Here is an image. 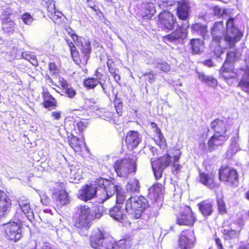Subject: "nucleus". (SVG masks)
<instances>
[{"mask_svg":"<svg viewBox=\"0 0 249 249\" xmlns=\"http://www.w3.org/2000/svg\"><path fill=\"white\" fill-rule=\"evenodd\" d=\"M188 27L189 25L188 24L185 26L179 27L178 29L172 32L171 34L164 36V41L166 43L168 42L178 43L182 41L187 36L186 28Z\"/></svg>","mask_w":249,"mask_h":249,"instance_id":"4468645a","label":"nucleus"},{"mask_svg":"<svg viewBox=\"0 0 249 249\" xmlns=\"http://www.w3.org/2000/svg\"><path fill=\"white\" fill-rule=\"evenodd\" d=\"M3 30L8 33H13L15 30L16 23L9 17L3 18L2 21Z\"/></svg>","mask_w":249,"mask_h":249,"instance_id":"473e14b6","label":"nucleus"},{"mask_svg":"<svg viewBox=\"0 0 249 249\" xmlns=\"http://www.w3.org/2000/svg\"><path fill=\"white\" fill-rule=\"evenodd\" d=\"M196 220L191 208L187 207L185 211L181 212L177 218V223L180 225L192 226Z\"/></svg>","mask_w":249,"mask_h":249,"instance_id":"2eb2a0df","label":"nucleus"},{"mask_svg":"<svg viewBox=\"0 0 249 249\" xmlns=\"http://www.w3.org/2000/svg\"><path fill=\"white\" fill-rule=\"evenodd\" d=\"M114 167L118 176L127 178L129 174L135 173L136 171L135 160L124 159L117 160Z\"/></svg>","mask_w":249,"mask_h":249,"instance_id":"39448f33","label":"nucleus"},{"mask_svg":"<svg viewBox=\"0 0 249 249\" xmlns=\"http://www.w3.org/2000/svg\"><path fill=\"white\" fill-rule=\"evenodd\" d=\"M59 83L64 89L69 86L67 81L62 77H60L59 78Z\"/></svg>","mask_w":249,"mask_h":249,"instance_id":"052dcab7","label":"nucleus"},{"mask_svg":"<svg viewBox=\"0 0 249 249\" xmlns=\"http://www.w3.org/2000/svg\"><path fill=\"white\" fill-rule=\"evenodd\" d=\"M126 212L127 211L122 209L120 205H116L110 210L109 214L114 219L126 224L128 222Z\"/></svg>","mask_w":249,"mask_h":249,"instance_id":"f3484780","label":"nucleus"},{"mask_svg":"<svg viewBox=\"0 0 249 249\" xmlns=\"http://www.w3.org/2000/svg\"><path fill=\"white\" fill-rule=\"evenodd\" d=\"M198 79L202 82L206 83L213 87H215L217 84V80L212 76L205 75L203 73L197 72Z\"/></svg>","mask_w":249,"mask_h":249,"instance_id":"f704fd0d","label":"nucleus"},{"mask_svg":"<svg viewBox=\"0 0 249 249\" xmlns=\"http://www.w3.org/2000/svg\"><path fill=\"white\" fill-rule=\"evenodd\" d=\"M180 152L177 151V153L174 156L173 159L172 160V163L171 164L173 165V170H174L178 173L180 169L181 166L177 163L179 159Z\"/></svg>","mask_w":249,"mask_h":249,"instance_id":"37998d69","label":"nucleus"},{"mask_svg":"<svg viewBox=\"0 0 249 249\" xmlns=\"http://www.w3.org/2000/svg\"><path fill=\"white\" fill-rule=\"evenodd\" d=\"M172 158L166 154L157 160L152 161L153 171L157 180L161 178L163 170L172 163Z\"/></svg>","mask_w":249,"mask_h":249,"instance_id":"1a4fd4ad","label":"nucleus"},{"mask_svg":"<svg viewBox=\"0 0 249 249\" xmlns=\"http://www.w3.org/2000/svg\"><path fill=\"white\" fill-rule=\"evenodd\" d=\"M70 36L76 45L80 46V49L83 55L81 58L84 63H87L91 52L89 41L88 39L79 37L74 33H70Z\"/></svg>","mask_w":249,"mask_h":249,"instance_id":"9d476101","label":"nucleus"},{"mask_svg":"<svg viewBox=\"0 0 249 249\" xmlns=\"http://www.w3.org/2000/svg\"><path fill=\"white\" fill-rule=\"evenodd\" d=\"M149 196L153 197L156 201L159 198H161L162 195L163 186L160 183L154 184L153 186L149 189Z\"/></svg>","mask_w":249,"mask_h":249,"instance_id":"c756f323","label":"nucleus"},{"mask_svg":"<svg viewBox=\"0 0 249 249\" xmlns=\"http://www.w3.org/2000/svg\"><path fill=\"white\" fill-rule=\"evenodd\" d=\"M65 90V93L68 97L72 98L76 94L75 90L71 87L69 88V86L66 88Z\"/></svg>","mask_w":249,"mask_h":249,"instance_id":"864d4df0","label":"nucleus"},{"mask_svg":"<svg viewBox=\"0 0 249 249\" xmlns=\"http://www.w3.org/2000/svg\"><path fill=\"white\" fill-rule=\"evenodd\" d=\"M43 96L44 99V106L46 108H49L54 107L56 104L55 99L47 91L43 93Z\"/></svg>","mask_w":249,"mask_h":249,"instance_id":"c9c22d12","label":"nucleus"},{"mask_svg":"<svg viewBox=\"0 0 249 249\" xmlns=\"http://www.w3.org/2000/svg\"><path fill=\"white\" fill-rule=\"evenodd\" d=\"M71 56L72 57L74 61L76 63H77L80 57L79 56V53L76 51V48H74V49L71 48Z\"/></svg>","mask_w":249,"mask_h":249,"instance_id":"6e6d98bb","label":"nucleus"},{"mask_svg":"<svg viewBox=\"0 0 249 249\" xmlns=\"http://www.w3.org/2000/svg\"><path fill=\"white\" fill-rule=\"evenodd\" d=\"M127 191L131 193H138L140 189V185L138 180L133 179L130 180L126 186Z\"/></svg>","mask_w":249,"mask_h":249,"instance_id":"4c0bfd02","label":"nucleus"},{"mask_svg":"<svg viewBox=\"0 0 249 249\" xmlns=\"http://www.w3.org/2000/svg\"><path fill=\"white\" fill-rule=\"evenodd\" d=\"M11 200L3 191H0V217L4 215L11 207Z\"/></svg>","mask_w":249,"mask_h":249,"instance_id":"393cba45","label":"nucleus"},{"mask_svg":"<svg viewBox=\"0 0 249 249\" xmlns=\"http://www.w3.org/2000/svg\"><path fill=\"white\" fill-rule=\"evenodd\" d=\"M97 187L93 185H86L82 189L79 191L78 197L81 200L86 201L92 198L96 193Z\"/></svg>","mask_w":249,"mask_h":249,"instance_id":"aec40b11","label":"nucleus"},{"mask_svg":"<svg viewBox=\"0 0 249 249\" xmlns=\"http://www.w3.org/2000/svg\"><path fill=\"white\" fill-rule=\"evenodd\" d=\"M242 71V77L238 85L245 91L249 92V60L246 62V66Z\"/></svg>","mask_w":249,"mask_h":249,"instance_id":"a878e982","label":"nucleus"},{"mask_svg":"<svg viewBox=\"0 0 249 249\" xmlns=\"http://www.w3.org/2000/svg\"><path fill=\"white\" fill-rule=\"evenodd\" d=\"M189 45L191 53L193 54H199L201 52L203 44L201 40L196 38L192 39L190 40Z\"/></svg>","mask_w":249,"mask_h":249,"instance_id":"2f4dec72","label":"nucleus"},{"mask_svg":"<svg viewBox=\"0 0 249 249\" xmlns=\"http://www.w3.org/2000/svg\"><path fill=\"white\" fill-rule=\"evenodd\" d=\"M6 237L15 242L19 240L22 237L21 225L18 222H10L4 225Z\"/></svg>","mask_w":249,"mask_h":249,"instance_id":"6e6552de","label":"nucleus"},{"mask_svg":"<svg viewBox=\"0 0 249 249\" xmlns=\"http://www.w3.org/2000/svg\"><path fill=\"white\" fill-rule=\"evenodd\" d=\"M156 74H154L152 72H146L143 73V76H147L148 78V81L150 83H153L154 82L155 76Z\"/></svg>","mask_w":249,"mask_h":249,"instance_id":"4d7b16f0","label":"nucleus"},{"mask_svg":"<svg viewBox=\"0 0 249 249\" xmlns=\"http://www.w3.org/2000/svg\"><path fill=\"white\" fill-rule=\"evenodd\" d=\"M107 65L108 68V71L111 75H113L114 73H115V70L112 67L111 62H110V60L107 61Z\"/></svg>","mask_w":249,"mask_h":249,"instance_id":"69168bd1","label":"nucleus"},{"mask_svg":"<svg viewBox=\"0 0 249 249\" xmlns=\"http://www.w3.org/2000/svg\"><path fill=\"white\" fill-rule=\"evenodd\" d=\"M215 241L218 249H224L221 240L219 238H215Z\"/></svg>","mask_w":249,"mask_h":249,"instance_id":"338daca9","label":"nucleus"},{"mask_svg":"<svg viewBox=\"0 0 249 249\" xmlns=\"http://www.w3.org/2000/svg\"><path fill=\"white\" fill-rule=\"evenodd\" d=\"M49 70L53 74H55L57 72L56 66L54 63H50L49 65Z\"/></svg>","mask_w":249,"mask_h":249,"instance_id":"680f3d73","label":"nucleus"},{"mask_svg":"<svg viewBox=\"0 0 249 249\" xmlns=\"http://www.w3.org/2000/svg\"><path fill=\"white\" fill-rule=\"evenodd\" d=\"M159 5L163 9L165 7L167 8L159 15V21L161 25L165 29L172 30L176 23V18L170 12L165 11L168 9V6L173 4L174 1H160Z\"/></svg>","mask_w":249,"mask_h":249,"instance_id":"423d86ee","label":"nucleus"},{"mask_svg":"<svg viewBox=\"0 0 249 249\" xmlns=\"http://www.w3.org/2000/svg\"><path fill=\"white\" fill-rule=\"evenodd\" d=\"M106 246H104L105 249H128L131 246V244L129 240L126 239H121L117 242L113 241H107Z\"/></svg>","mask_w":249,"mask_h":249,"instance_id":"b1692460","label":"nucleus"},{"mask_svg":"<svg viewBox=\"0 0 249 249\" xmlns=\"http://www.w3.org/2000/svg\"><path fill=\"white\" fill-rule=\"evenodd\" d=\"M96 183L99 186L97 192L100 191L101 194H98L99 203H102L111 197L116 191V185L110 181L101 178L97 179Z\"/></svg>","mask_w":249,"mask_h":249,"instance_id":"20e7f679","label":"nucleus"},{"mask_svg":"<svg viewBox=\"0 0 249 249\" xmlns=\"http://www.w3.org/2000/svg\"><path fill=\"white\" fill-rule=\"evenodd\" d=\"M218 210L220 213H224L226 212V206L222 198H219L217 200Z\"/></svg>","mask_w":249,"mask_h":249,"instance_id":"8fccbe9b","label":"nucleus"},{"mask_svg":"<svg viewBox=\"0 0 249 249\" xmlns=\"http://www.w3.org/2000/svg\"><path fill=\"white\" fill-rule=\"evenodd\" d=\"M1 9H2L1 13L0 14V16H4V18L9 17L12 14V10L9 7H5L1 6Z\"/></svg>","mask_w":249,"mask_h":249,"instance_id":"3c124183","label":"nucleus"},{"mask_svg":"<svg viewBox=\"0 0 249 249\" xmlns=\"http://www.w3.org/2000/svg\"><path fill=\"white\" fill-rule=\"evenodd\" d=\"M191 13L190 7L187 1H178L177 6V15L181 20H186Z\"/></svg>","mask_w":249,"mask_h":249,"instance_id":"4be33fe9","label":"nucleus"},{"mask_svg":"<svg viewBox=\"0 0 249 249\" xmlns=\"http://www.w3.org/2000/svg\"><path fill=\"white\" fill-rule=\"evenodd\" d=\"M148 205V201L143 196H135L130 197L127 200L126 210L134 218L138 219L141 216L143 210Z\"/></svg>","mask_w":249,"mask_h":249,"instance_id":"7ed1b4c3","label":"nucleus"},{"mask_svg":"<svg viewBox=\"0 0 249 249\" xmlns=\"http://www.w3.org/2000/svg\"><path fill=\"white\" fill-rule=\"evenodd\" d=\"M22 56L24 59L29 60L32 65L34 66L37 65V62L36 59V57L34 55L24 52L22 53Z\"/></svg>","mask_w":249,"mask_h":249,"instance_id":"a18cd8bd","label":"nucleus"},{"mask_svg":"<svg viewBox=\"0 0 249 249\" xmlns=\"http://www.w3.org/2000/svg\"><path fill=\"white\" fill-rule=\"evenodd\" d=\"M19 206L22 212L30 219V217L32 216L33 210L30 208L29 201L28 200H22L21 199L18 201Z\"/></svg>","mask_w":249,"mask_h":249,"instance_id":"72a5a7b5","label":"nucleus"},{"mask_svg":"<svg viewBox=\"0 0 249 249\" xmlns=\"http://www.w3.org/2000/svg\"><path fill=\"white\" fill-rule=\"evenodd\" d=\"M242 229L241 225L235 222L230 224V226L224 229L223 233L226 240H230L238 237Z\"/></svg>","mask_w":249,"mask_h":249,"instance_id":"a211bd4d","label":"nucleus"},{"mask_svg":"<svg viewBox=\"0 0 249 249\" xmlns=\"http://www.w3.org/2000/svg\"><path fill=\"white\" fill-rule=\"evenodd\" d=\"M107 239L105 237L104 233L99 229H95L92 232L90 238V244L95 249L104 248V242H107Z\"/></svg>","mask_w":249,"mask_h":249,"instance_id":"ddd939ff","label":"nucleus"},{"mask_svg":"<svg viewBox=\"0 0 249 249\" xmlns=\"http://www.w3.org/2000/svg\"><path fill=\"white\" fill-rule=\"evenodd\" d=\"M38 194L40 197L41 201L43 204L47 205L48 203V200L47 196L43 192H41L40 193H38Z\"/></svg>","mask_w":249,"mask_h":249,"instance_id":"bf43d9fd","label":"nucleus"},{"mask_svg":"<svg viewBox=\"0 0 249 249\" xmlns=\"http://www.w3.org/2000/svg\"><path fill=\"white\" fill-rule=\"evenodd\" d=\"M94 76H95L94 78L97 79L98 81H101L104 83H105L106 79L105 76L103 73L99 72L98 70H96L95 71Z\"/></svg>","mask_w":249,"mask_h":249,"instance_id":"5fc2aeb1","label":"nucleus"},{"mask_svg":"<svg viewBox=\"0 0 249 249\" xmlns=\"http://www.w3.org/2000/svg\"><path fill=\"white\" fill-rule=\"evenodd\" d=\"M23 22L27 25H30L34 20L32 16L28 13L24 14L21 17Z\"/></svg>","mask_w":249,"mask_h":249,"instance_id":"49530a36","label":"nucleus"},{"mask_svg":"<svg viewBox=\"0 0 249 249\" xmlns=\"http://www.w3.org/2000/svg\"><path fill=\"white\" fill-rule=\"evenodd\" d=\"M220 41H213L211 46V49L214 55L218 58L223 53V51L219 45Z\"/></svg>","mask_w":249,"mask_h":249,"instance_id":"ea45409f","label":"nucleus"},{"mask_svg":"<svg viewBox=\"0 0 249 249\" xmlns=\"http://www.w3.org/2000/svg\"><path fill=\"white\" fill-rule=\"evenodd\" d=\"M120 187L116 185V202L117 205H120L122 204L124 200L126 199V196L122 194L119 191Z\"/></svg>","mask_w":249,"mask_h":249,"instance_id":"c03bdc74","label":"nucleus"},{"mask_svg":"<svg viewBox=\"0 0 249 249\" xmlns=\"http://www.w3.org/2000/svg\"><path fill=\"white\" fill-rule=\"evenodd\" d=\"M243 36V33L234 25L233 18H230L227 22V29L224 40L230 49L227 53V58L225 62L233 64L237 61L241 55L239 49L235 48V44L240 40Z\"/></svg>","mask_w":249,"mask_h":249,"instance_id":"f257e3e1","label":"nucleus"},{"mask_svg":"<svg viewBox=\"0 0 249 249\" xmlns=\"http://www.w3.org/2000/svg\"><path fill=\"white\" fill-rule=\"evenodd\" d=\"M88 125V122L85 120H83L78 122L76 124L77 128L78 129L79 132H82L85 130Z\"/></svg>","mask_w":249,"mask_h":249,"instance_id":"de8ad7c7","label":"nucleus"},{"mask_svg":"<svg viewBox=\"0 0 249 249\" xmlns=\"http://www.w3.org/2000/svg\"><path fill=\"white\" fill-rule=\"evenodd\" d=\"M68 138L70 146L74 151L76 152H81L82 146L85 145L84 142L72 135L69 136Z\"/></svg>","mask_w":249,"mask_h":249,"instance_id":"cd10ccee","label":"nucleus"},{"mask_svg":"<svg viewBox=\"0 0 249 249\" xmlns=\"http://www.w3.org/2000/svg\"><path fill=\"white\" fill-rule=\"evenodd\" d=\"M62 15L63 14L61 12L56 10L54 14L50 15L49 16L53 20H54V19H55V17H56L57 18H60L62 17Z\"/></svg>","mask_w":249,"mask_h":249,"instance_id":"e2e57ef3","label":"nucleus"},{"mask_svg":"<svg viewBox=\"0 0 249 249\" xmlns=\"http://www.w3.org/2000/svg\"><path fill=\"white\" fill-rule=\"evenodd\" d=\"M154 67L158 68L160 70L167 72L170 70V65L166 62L161 61L160 60H156L153 63Z\"/></svg>","mask_w":249,"mask_h":249,"instance_id":"58836bf2","label":"nucleus"},{"mask_svg":"<svg viewBox=\"0 0 249 249\" xmlns=\"http://www.w3.org/2000/svg\"><path fill=\"white\" fill-rule=\"evenodd\" d=\"M204 64L208 67H212L213 66V63L211 59H208L204 61Z\"/></svg>","mask_w":249,"mask_h":249,"instance_id":"774afa93","label":"nucleus"},{"mask_svg":"<svg viewBox=\"0 0 249 249\" xmlns=\"http://www.w3.org/2000/svg\"><path fill=\"white\" fill-rule=\"evenodd\" d=\"M224 32L223 21L215 22L212 30L213 41H220Z\"/></svg>","mask_w":249,"mask_h":249,"instance_id":"bb28decb","label":"nucleus"},{"mask_svg":"<svg viewBox=\"0 0 249 249\" xmlns=\"http://www.w3.org/2000/svg\"><path fill=\"white\" fill-rule=\"evenodd\" d=\"M214 176L213 173H200L199 181L211 189L217 187L218 185L214 181Z\"/></svg>","mask_w":249,"mask_h":249,"instance_id":"5701e85b","label":"nucleus"},{"mask_svg":"<svg viewBox=\"0 0 249 249\" xmlns=\"http://www.w3.org/2000/svg\"><path fill=\"white\" fill-rule=\"evenodd\" d=\"M220 72L221 76L228 83H229L228 80H230V79L236 76V73L234 71L233 64H229L227 62L224 63L221 68Z\"/></svg>","mask_w":249,"mask_h":249,"instance_id":"412c9836","label":"nucleus"},{"mask_svg":"<svg viewBox=\"0 0 249 249\" xmlns=\"http://www.w3.org/2000/svg\"><path fill=\"white\" fill-rule=\"evenodd\" d=\"M195 237L192 230L183 231L179 236L178 244L181 249H192L195 244Z\"/></svg>","mask_w":249,"mask_h":249,"instance_id":"9b49d317","label":"nucleus"},{"mask_svg":"<svg viewBox=\"0 0 249 249\" xmlns=\"http://www.w3.org/2000/svg\"><path fill=\"white\" fill-rule=\"evenodd\" d=\"M211 127L215 133L209 140L208 146L210 149L213 150L222 145L228 139L229 135L226 134V124L223 120L215 119L212 122Z\"/></svg>","mask_w":249,"mask_h":249,"instance_id":"f03ea898","label":"nucleus"},{"mask_svg":"<svg viewBox=\"0 0 249 249\" xmlns=\"http://www.w3.org/2000/svg\"><path fill=\"white\" fill-rule=\"evenodd\" d=\"M198 206L200 212L204 216H209L212 213L213 204L212 202L203 201L199 203Z\"/></svg>","mask_w":249,"mask_h":249,"instance_id":"c85d7f7f","label":"nucleus"},{"mask_svg":"<svg viewBox=\"0 0 249 249\" xmlns=\"http://www.w3.org/2000/svg\"><path fill=\"white\" fill-rule=\"evenodd\" d=\"M76 213L78 216L75 221V227L80 229L88 228L91 219L89 208L86 206H78L76 207Z\"/></svg>","mask_w":249,"mask_h":249,"instance_id":"0eeeda50","label":"nucleus"},{"mask_svg":"<svg viewBox=\"0 0 249 249\" xmlns=\"http://www.w3.org/2000/svg\"><path fill=\"white\" fill-rule=\"evenodd\" d=\"M46 5H47V10L51 13V15L54 14L56 9L53 1H47Z\"/></svg>","mask_w":249,"mask_h":249,"instance_id":"603ef678","label":"nucleus"},{"mask_svg":"<svg viewBox=\"0 0 249 249\" xmlns=\"http://www.w3.org/2000/svg\"><path fill=\"white\" fill-rule=\"evenodd\" d=\"M125 142L129 149L136 147L142 141V138L137 131H130L125 136Z\"/></svg>","mask_w":249,"mask_h":249,"instance_id":"6ab92c4d","label":"nucleus"},{"mask_svg":"<svg viewBox=\"0 0 249 249\" xmlns=\"http://www.w3.org/2000/svg\"><path fill=\"white\" fill-rule=\"evenodd\" d=\"M71 176L75 181H79L82 178V170L78 169L76 172L74 170H71Z\"/></svg>","mask_w":249,"mask_h":249,"instance_id":"09e8293b","label":"nucleus"},{"mask_svg":"<svg viewBox=\"0 0 249 249\" xmlns=\"http://www.w3.org/2000/svg\"><path fill=\"white\" fill-rule=\"evenodd\" d=\"M61 111H53L51 113V116L55 120H59L61 117Z\"/></svg>","mask_w":249,"mask_h":249,"instance_id":"0e129e2a","label":"nucleus"},{"mask_svg":"<svg viewBox=\"0 0 249 249\" xmlns=\"http://www.w3.org/2000/svg\"><path fill=\"white\" fill-rule=\"evenodd\" d=\"M157 138L156 141L161 149H165L166 147V140L163 134L159 129H157L156 132Z\"/></svg>","mask_w":249,"mask_h":249,"instance_id":"79ce46f5","label":"nucleus"},{"mask_svg":"<svg viewBox=\"0 0 249 249\" xmlns=\"http://www.w3.org/2000/svg\"><path fill=\"white\" fill-rule=\"evenodd\" d=\"M238 176L237 171L233 169L224 168H221L219 170V179L222 181L229 182L232 185H236Z\"/></svg>","mask_w":249,"mask_h":249,"instance_id":"f8f14e48","label":"nucleus"},{"mask_svg":"<svg viewBox=\"0 0 249 249\" xmlns=\"http://www.w3.org/2000/svg\"><path fill=\"white\" fill-rule=\"evenodd\" d=\"M142 7L144 9L145 16L148 18L151 17L156 13L155 4L152 2H143Z\"/></svg>","mask_w":249,"mask_h":249,"instance_id":"e433bc0d","label":"nucleus"},{"mask_svg":"<svg viewBox=\"0 0 249 249\" xmlns=\"http://www.w3.org/2000/svg\"><path fill=\"white\" fill-rule=\"evenodd\" d=\"M98 84H100L102 89L105 93L106 91V86L104 82L101 81H98L94 77L88 78L84 81V85L89 89L94 88Z\"/></svg>","mask_w":249,"mask_h":249,"instance_id":"7c9ffc66","label":"nucleus"},{"mask_svg":"<svg viewBox=\"0 0 249 249\" xmlns=\"http://www.w3.org/2000/svg\"><path fill=\"white\" fill-rule=\"evenodd\" d=\"M192 30L202 36H204L207 32V26L201 23H196L192 25Z\"/></svg>","mask_w":249,"mask_h":249,"instance_id":"a19ab883","label":"nucleus"},{"mask_svg":"<svg viewBox=\"0 0 249 249\" xmlns=\"http://www.w3.org/2000/svg\"><path fill=\"white\" fill-rule=\"evenodd\" d=\"M213 12L215 15H219L221 14V15L223 16L225 12V10L223 9L222 11V9L219 7L214 6L213 7Z\"/></svg>","mask_w":249,"mask_h":249,"instance_id":"13d9d810","label":"nucleus"},{"mask_svg":"<svg viewBox=\"0 0 249 249\" xmlns=\"http://www.w3.org/2000/svg\"><path fill=\"white\" fill-rule=\"evenodd\" d=\"M52 199L53 202L59 206L66 205L70 201L68 193L64 190L59 189L57 187L53 188Z\"/></svg>","mask_w":249,"mask_h":249,"instance_id":"dca6fc26","label":"nucleus"}]
</instances>
